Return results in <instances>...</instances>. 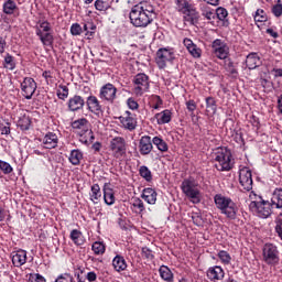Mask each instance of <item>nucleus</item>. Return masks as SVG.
<instances>
[{"mask_svg":"<svg viewBox=\"0 0 282 282\" xmlns=\"http://www.w3.org/2000/svg\"><path fill=\"white\" fill-rule=\"evenodd\" d=\"M129 17L134 28H147L155 19V7L151 2H141L132 7Z\"/></svg>","mask_w":282,"mask_h":282,"instance_id":"nucleus-1","label":"nucleus"},{"mask_svg":"<svg viewBox=\"0 0 282 282\" xmlns=\"http://www.w3.org/2000/svg\"><path fill=\"white\" fill-rule=\"evenodd\" d=\"M213 159L215 162V169H217V171H232L235 167L232 152H230V150L227 148H217L213 153Z\"/></svg>","mask_w":282,"mask_h":282,"instance_id":"nucleus-2","label":"nucleus"},{"mask_svg":"<svg viewBox=\"0 0 282 282\" xmlns=\"http://www.w3.org/2000/svg\"><path fill=\"white\" fill-rule=\"evenodd\" d=\"M250 204L249 208L252 213H256L262 219H268L270 215H272V203L264 200L261 196L257 195V193L251 192L249 194Z\"/></svg>","mask_w":282,"mask_h":282,"instance_id":"nucleus-3","label":"nucleus"},{"mask_svg":"<svg viewBox=\"0 0 282 282\" xmlns=\"http://www.w3.org/2000/svg\"><path fill=\"white\" fill-rule=\"evenodd\" d=\"M174 3L176 6L177 12H181V14H185L187 17V21L192 23V25H195L199 19V12H197V8L195 4L191 3L188 0H174Z\"/></svg>","mask_w":282,"mask_h":282,"instance_id":"nucleus-4","label":"nucleus"},{"mask_svg":"<svg viewBox=\"0 0 282 282\" xmlns=\"http://www.w3.org/2000/svg\"><path fill=\"white\" fill-rule=\"evenodd\" d=\"M133 94L137 98L144 96V94L149 93L151 84L149 82V75L144 73H139L133 77Z\"/></svg>","mask_w":282,"mask_h":282,"instance_id":"nucleus-5","label":"nucleus"},{"mask_svg":"<svg viewBox=\"0 0 282 282\" xmlns=\"http://www.w3.org/2000/svg\"><path fill=\"white\" fill-rule=\"evenodd\" d=\"M181 188L184 195L191 199L192 204H199V202H202V195L199 193V188H197V184H195V181L184 180Z\"/></svg>","mask_w":282,"mask_h":282,"instance_id":"nucleus-6","label":"nucleus"},{"mask_svg":"<svg viewBox=\"0 0 282 282\" xmlns=\"http://www.w3.org/2000/svg\"><path fill=\"white\" fill-rule=\"evenodd\" d=\"M110 151L116 158L120 160L127 155V141L122 137H115L110 140Z\"/></svg>","mask_w":282,"mask_h":282,"instance_id":"nucleus-7","label":"nucleus"},{"mask_svg":"<svg viewBox=\"0 0 282 282\" xmlns=\"http://www.w3.org/2000/svg\"><path fill=\"white\" fill-rule=\"evenodd\" d=\"M262 257L267 265H279V249L273 243H265L262 249Z\"/></svg>","mask_w":282,"mask_h":282,"instance_id":"nucleus-8","label":"nucleus"},{"mask_svg":"<svg viewBox=\"0 0 282 282\" xmlns=\"http://www.w3.org/2000/svg\"><path fill=\"white\" fill-rule=\"evenodd\" d=\"M212 52L219 61H226L230 56V47L223 40L216 39L212 43Z\"/></svg>","mask_w":282,"mask_h":282,"instance_id":"nucleus-9","label":"nucleus"},{"mask_svg":"<svg viewBox=\"0 0 282 282\" xmlns=\"http://www.w3.org/2000/svg\"><path fill=\"white\" fill-rule=\"evenodd\" d=\"M175 61V53L169 48H160L156 52L155 63L159 69H164L167 63Z\"/></svg>","mask_w":282,"mask_h":282,"instance_id":"nucleus-10","label":"nucleus"},{"mask_svg":"<svg viewBox=\"0 0 282 282\" xmlns=\"http://www.w3.org/2000/svg\"><path fill=\"white\" fill-rule=\"evenodd\" d=\"M120 124L126 131H135L138 129V118L131 111H126L119 117Z\"/></svg>","mask_w":282,"mask_h":282,"instance_id":"nucleus-11","label":"nucleus"},{"mask_svg":"<svg viewBox=\"0 0 282 282\" xmlns=\"http://www.w3.org/2000/svg\"><path fill=\"white\" fill-rule=\"evenodd\" d=\"M86 105L88 107V111L90 113H94L96 118H102L105 116V108L102 105H100V100H98V97L90 95L87 97Z\"/></svg>","mask_w":282,"mask_h":282,"instance_id":"nucleus-12","label":"nucleus"},{"mask_svg":"<svg viewBox=\"0 0 282 282\" xmlns=\"http://www.w3.org/2000/svg\"><path fill=\"white\" fill-rule=\"evenodd\" d=\"M36 82L32 77H25L23 82L21 83V90H22V96L26 100H32V96H34L36 91Z\"/></svg>","mask_w":282,"mask_h":282,"instance_id":"nucleus-13","label":"nucleus"},{"mask_svg":"<svg viewBox=\"0 0 282 282\" xmlns=\"http://www.w3.org/2000/svg\"><path fill=\"white\" fill-rule=\"evenodd\" d=\"M116 94H118V88L113 84H106L100 88L99 98L106 102H113L116 100Z\"/></svg>","mask_w":282,"mask_h":282,"instance_id":"nucleus-14","label":"nucleus"},{"mask_svg":"<svg viewBox=\"0 0 282 282\" xmlns=\"http://www.w3.org/2000/svg\"><path fill=\"white\" fill-rule=\"evenodd\" d=\"M239 184L243 191L250 192L252 189V171L248 167H242L239 172Z\"/></svg>","mask_w":282,"mask_h":282,"instance_id":"nucleus-15","label":"nucleus"},{"mask_svg":"<svg viewBox=\"0 0 282 282\" xmlns=\"http://www.w3.org/2000/svg\"><path fill=\"white\" fill-rule=\"evenodd\" d=\"M239 208L237 204L230 198L227 204L220 209L221 215H226L228 219H237Z\"/></svg>","mask_w":282,"mask_h":282,"instance_id":"nucleus-16","label":"nucleus"},{"mask_svg":"<svg viewBox=\"0 0 282 282\" xmlns=\"http://www.w3.org/2000/svg\"><path fill=\"white\" fill-rule=\"evenodd\" d=\"M12 263L15 268H21L28 263V251L20 249L11 253Z\"/></svg>","mask_w":282,"mask_h":282,"instance_id":"nucleus-17","label":"nucleus"},{"mask_svg":"<svg viewBox=\"0 0 282 282\" xmlns=\"http://www.w3.org/2000/svg\"><path fill=\"white\" fill-rule=\"evenodd\" d=\"M2 12L8 17H19V6L15 0H4Z\"/></svg>","mask_w":282,"mask_h":282,"instance_id":"nucleus-18","label":"nucleus"},{"mask_svg":"<svg viewBox=\"0 0 282 282\" xmlns=\"http://www.w3.org/2000/svg\"><path fill=\"white\" fill-rule=\"evenodd\" d=\"M67 107L69 111H80L85 107V99L80 95H74L68 99Z\"/></svg>","mask_w":282,"mask_h":282,"instance_id":"nucleus-19","label":"nucleus"},{"mask_svg":"<svg viewBox=\"0 0 282 282\" xmlns=\"http://www.w3.org/2000/svg\"><path fill=\"white\" fill-rule=\"evenodd\" d=\"M139 151L141 155H149L153 151V140L149 135L141 137L139 141Z\"/></svg>","mask_w":282,"mask_h":282,"instance_id":"nucleus-20","label":"nucleus"},{"mask_svg":"<svg viewBox=\"0 0 282 282\" xmlns=\"http://www.w3.org/2000/svg\"><path fill=\"white\" fill-rule=\"evenodd\" d=\"M183 45L186 47L187 52L193 56V58H202V48L197 44L193 43V40L185 37L183 40Z\"/></svg>","mask_w":282,"mask_h":282,"instance_id":"nucleus-21","label":"nucleus"},{"mask_svg":"<svg viewBox=\"0 0 282 282\" xmlns=\"http://www.w3.org/2000/svg\"><path fill=\"white\" fill-rule=\"evenodd\" d=\"M226 276V272L219 265L212 267L207 270V278L209 281H221Z\"/></svg>","mask_w":282,"mask_h":282,"instance_id":"nucleus-22","label":"nucleus"},{"mask_svg":"<svg viewBox=\"0 0 282 282\" xmlns=\"http://www.w3.org/2000/svg\"><path fill=\"white\" fill-rule=\"evenodd\" d=\"M141 198L147 202V204L155 205V202H158V192L151 187H147L142 191Z\"/></svg>","mask_w":282,"mask_h":282,"instance_id":"nucleus-23","label":"nucleus"},{"mask_svg":"<svg viewBox=\"0 0 282 282\" xmlns=\"http://www.w3.org/2000/svg\"><path fill=\"white\" fill-rule=\"evenodd\" d=\"M44 149H56L58 147V135L54 132H48L43 138Z\"/></svg>","mask_w":282,"mask_h":282,"instance_id":"nucleus-24","label":"nucleus"},{"mask_svg":"<svg viewBox=\"0 0 282 282\" xmlns=\"http://www.w3.org/2000/svg\"><path fill=\"white\" fill-rule=\"evenodd\" d=\"M91 126L89 124V121L86 118L77 119L72 122V128L77 129L78 133H87L88 131H91L89 128Z\"/></svg>","mask_w":282,"mask_h":282,"instance_id":"nucleus-25","label":"nucleus"},{"mask_svg":"<svg viewBox=\"0 0 282 282\" xmlns=\"http://www.w3.org/2000/svg\"><path fill=\"white\" fill-rule=\"evenodd\" d=\"M36 36H39L41 43L46 47H50L54 44V35L52 34V31L43 33L41 30H36Z\"/></svg>","mask_w":282,"mask_h":282,"instance_id":"nucleus-26","label":"nucleus"},{"mask_svg":"<svg viewBox=\"0 0 282 282\" xmlns=\"http://www.w3.org/2000/svg\"><path fill=\"white\" fill-rule=\"evenodd\" d=\"M246 65L248 69H257V67L261 65V58L257 53H250L249 55H247Z\"/></svg>","mask_w":282,"mask_h":282,"instance_id":"nucleus-27","label":"nucleus"},{"mask_svg":"<svg viewBox=\"0 0 282 282\" xmlns=\"http://www.w3.org/2000/svg\"><path fill=\"white\" fill-rule=\"evenodd\" d=\"M199 10H200L202 17H204V19H206V21H215L216 13H215L214 9H212L207 4L200 3Z\"/></svg>","mask_w":282,"mask_h":282,"instance_id":"nucleus-28","label":"nucleus"},{"mask_svg":"<svg viewBox=\"0 0 282 282\" xmlns=\"http://www.w3.org/2000/svg\"><path fill=\"white\" fill-rule=\"evenodd\" d=\"M154 118H155L158 124H169V122H171L173 117H172L171 110L165 109V110L156 113L154 116Z\"/></svg>","mask_w":282,"mask_h":282,"instance_id":"nucleus-29","label":"nucleus"},{"mask_svg":"<svg viewBox=\"0 0 282 282\" xmlns=\"http://www.w3.org/2000/svg\"><path fill=\"white\" fill-rule=\"evenodd\" d=\"M271 204L274 208H282V188L278 187L272 192Z\"/></svg>","mask_w":282,"mask_h":282,"instance_id":"nucleus-30","label":"nucleus"},{"mask_svg":"<svg viewBox=\"0 0 282 282\" xmlns=\"http://www.w3.org/2000/svg\"><path fill=\"white\" fill-rule=\"evenodd\" d=\"M116 272H124L127 270V260L122 256H116L112 260Z\"/></svg>","mask_w":282,"mask_h":282,"instance_id":"nucleus-31","label":"nucleus"},{"mask_svg":"<svg viewBox=\"0 0 282 282\" xmlns=\"http://www.w3.org/2000/svg\"><path fill=\"white\" fill-rule=\"evenodd\" d=\"M104 202L107 206H113L116 204V195L111 187H104Z\"/></svg>","mask_w":282,"mask_h":282,"instance_id":"nucleus-32","label":"nucleus"},{"mask_svg":"<svg viewBox=\"0 0 282 282\" xmlns=\"http://www.w3.org/2000/svg\"><path fill=\"white\" fill-rule=\"evenodd\" d=\"M113 6V0H96L95 1V9L98 12H107V10L111 9Z\"/></svg>","mask_w":282,"mask_h":282,"instance_id":"nucleus-33","label":"nucleus"},{"mask_svg":"<svg viewBox=\"0 0 282 282\" xmlns=\"http://www.w3.org/2000/svg\"><path fill=\"white\" fill-rule=\"evenodd\" d=\"M152 144H154V147H156L158 151L161 153H166V151H169V143H166V141L160 137H154L152 139Z\"/></svg>","mask_w":282,"mask_h":282,"instance_id":"nucleus-34","label":"nucleus"},{"mask_svg":"<svg viewBox=\"0 0 282 282\" xmlns=\"http://www.w3.org/2000/svg\"><path fill=\"white\" fill-rule=\"evenodd\" d=\"M230 199H231L230 197L224 196V194H216L214 196V204L216 208H218V210H221Z\"/></svg>","mask_w":282,"mask_h":282,"instance_id":"nucleus-35","label":"nucleus"},{"mask_svg":"<svg viewBox=\"0 0 282 282\" xmlns=\"http://www.w3.org/2000/svg\"><path fill=\"white\" fill-rule=\"evenodd\" d=\"M79 133V142L82 144L89 145L94 140H96V137L94 135V131L89 130L88 132H78Z\"/></svg>","mask_w":282,"mask_h":282,"instance_id":"nucleus-36","label":"nucleus"},{"mask_svg":"<svg viewBox=\"0 0 282 282\" xmlns=\"http://www.w3.org/2000/svg\"><path fill=\"white\" fill-rule=\"evenodd\" d=\"M3 68L9 69L10 72H14V69H17V62L14 61V56L10 53H7L4 56Z\"/></svg>","mask_w":282,"mask_h":282,"instance_id":"nucleus-37","label":"nucleus"},{"mask_svg":"<svg viewBox=\"0 0 282 282\" xmlns=\"http://www.w3.org/2000/svg\"><path fill=\"white\" fill-rule=\"evenodd\" d=\"M161 279L166 282H173V271L166 265H161L159 269Z\"/></svg>","mask_w":282,"mask_h":282,"instance_id":"nucleus-38","label":"nucleus"},{"mask_svg":"<svg viewBox=\"0 0 282 282\" xmlns=\"http://www.w3.org/2000/svg\"><path fill=\"white\" fill-rule=\"evenodd\" d=\"M70 239L75 246H83L85 243V238H83V232L78 229H73L70 231Z\"/></svg>","mask_w":282,"mask_h":282,"instance_id":"nucleus-39","label":"nucleus"},{"mask_svg":"<svg viewBox=\"0 0 282 282\" xmlns=\"http://www.w3.org/2000/svg\"><path fill=\"white\" fill-rule=\"evenodd\" d=\"M68 160L73 166H78L83 160V152L80 150H72Z\"/></svg>","mask_w":282,"mask_h":282,"instance_id":"nucleus-40","label":"nucleus"},{"mask_svg":"<svg viewBox=\"0 0 282 282\" xmlns=\"http://www.w3.org/2000/svg\"><path fill=\"white\" fill-rule=\"evenodd\" d=\"M100 197H102V194L100 193V185L94 184L91 186L90 199L94 204H98Z\"/></svg>","mask_w":282,"mask_h":282,"instance_id":"nucleus-41","label":"nucleus"},{"mask_svg":"<svg viewBox=\"0 0 282 282\" xmlns=\"http://www.w3.org/2000/svg\"><path fill=\"white\" fill-rule=\"evenodd\" d=\"M31 124H32V120L25 115L20 117V119L18 120V127H20L22 131L30 130Z\"/></svg>","mask_w":282,"mask_h":282,"instance_id":"nucleus-42","label":"nucleus"},{"mask_svg":"<svg viewBox=\"0 0 282 282\" xmlns=\"http://www.w3.org/2000/svg\"><path fill=\"white\" fill-rule=\"evenodd\" d=\"M139 173H140L141 177L144 178L145 182H151V180H153V175L151 174V170H149V167L147 165H142L139 169Z\"/></svg>","mask_w":282,"mask_h":282,"instance_id":"nucleus-43","label":"nucleus"},{"mask_svg":"<svg viewBox=\"0 0 282 282\" xmlns=\"http://www.w3.org/2000/svg\"><path fill=\"white\" fill-rule=\"evenodd\" d=\"M56 94L59 100H65L69 96V88L65 85H59Z\"/></svg>","mask_w":282,"mask_h":282,"instance_id":"nucleus-44","label":"nucleus"},{"mask_svg":"<svg viewBox=\"0 0 282 282\" xmlns=\"http://www.w3.org/2000/svg\"><path fill=\"white\" fill-rule=\"evenodd\" d=\"M225 69L229 72V74H237V68L235 67V62L230 57H226L224 59Z\"/></svg>","mask_w":282,"mask_h":282,"instance_id":"nucleus-45","label":"nucleus"},{"mask_svg":"<svg viewBox=\"0 0 282 282\" xmlns=\"http://www.w3.org/2000/svg\"><path fill=\"white\" fill-rule=\"evenodd\" d=\"M254 21L257 23H265V21H268V15L265 14V11H263V9H258L256 11Z\"/></svg>","mask_w":282,"mask_h":282,"instance_id":"nucleus-46","label":"nucleus"},{"mask_svg":"<svg viewBox=\"0 0 282 282\" xmlns=\"http://www.w3.org/2000/svg\"><path fill=\"white\" fill-rule=\"evenodd\" d=\"M215 14L219 21H226V19H228V10L224 7L217 8Z\"/></svg>","mask_w":282,"mask_h":282,"instance_id":"nucleus-47","label":"nucleus"},{"mask_svg":"<svg viewBox=\"0 0 282 282\" xmlns=\"http://www.w3.org/2000/svg\"><path fill=\"white\" fill-rule=\"evenodd\" d=\"M133 208H137V213L142 214L147 208L144 207V202L140 198H133L132 200Z\"/></svg>","mask_w":282,"mask_h":282,"instance_id":"nucleus-48","label":"nucleus"},{"mask_svg":"<svg viewBox=\"0 0 282 282\" xmlns=\"http://www.w3.org/2000/svg\"><path fill=\"white\" fill-rule=\"evenodd\" d=\"M91 250L95 254H102L106 250L105 243L96 241L93 243Z\"/></svg>","mask_w":282,"mask_h":282,"instance_id":"nucleus-49","label":"nucleus"},{"mask_svg":"<svg viewBox=\"0 0 282 282\" xmlns=\"http://www.w3.org/2000/svg\"><path fill=\"white\" fill-rule=\"evenodd\" d=\"M36 30H40L42 34H45L47 32H52V25L50 24V22L43 21L42 23H40L39 26L35 28V33H36Z\"/></svg>","mask_w":282,"mask_h":282,"instance_id":"nucleus-50","label":"nucleus"},{"mask_svg":"<svg viewBox=\"0 0 282 282\" xmlns=\"http://www.w3.org/2000/svg\"><path fill=\"white\" fill-rule=\"evenodd\" d=\"M0 171H2V173H4V175H10V173H12L13 169H12V165H10V163L0 160Z\"/></svg>","mask_w":282,"mask_h":282,"instance_id":"nucleus-51","label":"nucleus"},{"mask_svg":"<svg viewBox=\"0 0 282 282\" xmlns=\"http://www.w3.org/2000/svg\"><path fill=\"white\" fill-rule=\"evenodd\" d=\"M218 258L226 265H228V263H230V261L232 260V258L230 257V253H228V251H224V250L218 252Z\"/></svg>","mask_w":282,"mask_h":282,"instance_id":"nucleus-52","label":"nucleus"},{"mask_svg":"<svg viewBox=\"0 0 282 282\" xmlns=\"http://www.w3.org/2000/svg\"><path fill=\"white\" fill-rule=\"evenodd\" d=\"M70 34L73 36H80L83 34V26H80V24H78V23L72 24Z\"/></svg>","mask_w":282,"mask_h":282,"instance_id":"nucleus-53","label":"nucleus"},{"mask_svg":"<svg viewBox=\"0 0 282 282\" xmlns=\"http://www.w3.org/2000/svg\"><path fill=\"white\" fill-rule=\"evenodd\" d=\"M272 14L279 19V17H282V3L278 0L276 4H274L271 9Z\"/></svg>","mask_w":282,"mask_h":282,"instance_id":"nucleus-54","label":"nucleus"},{"mask_svg":"<svg viewBox=\"0 0 282 282\" xmlns=\"http://www.w3.org/2000/svg\"><path fill=\"white\" fill-rule=\"evenodd\" d=\"M206 107L207 109H210V111H217V101L213 97L206 98Z\"/></svg>","mask_w":282,"mask_h":282,"instance_id":"nucleus-55","label":"nucleus"},{"mask_svg":"<svg viewBox=\"0 0 282 282\" xmlns=\"http://www.w3.org/2000/svg\"><path fill=\"white\" fill-rule=\"evenodd\" d=\"M275 232H278V236L280 237L281 241H282V214H280L278 217H276V220H275Z\"/></svg>","mask_w":282,"mask_h":282,"instance_id":"nucleus-56","label":"nucleus"},{"mask_svg":"<svg viewBox=\"0 0 282 282\" xmlns=\"http://www.w3.org/2000/svg\"><path fill=\"white\" fill-rule=\"evenodd\" d=\"M55 282H74V276L69 273H62L57 276Z\"/></svg>","mask_w":282,"mask_h":282,"instance_id":"nucleus-57","label":"nucleus"},{"mask_svg":"<svg viewBox=\"0 0 282 282\" xmlns=\"http://www.w3.org/2000/svg\"><path fill=\"white\" fill-rule=\"evenodd\" d=\"M127 106L132 111H135V110H138L140 108V105L138 104V101L134 98H132V97L128 98Z\"/></svg>","mask_w":282,"mask_h":282,"instance_id":"nucleus-58","label":"nucleus"},{"mask_svg":"<svg viewBox=\"0 0 282 282\" xmlns=\"http://www.w3.org/2000/svg\"><path fill=\"white\" fill-rule=\"evenodd\" d=\"M83 32H86V36H91L94 34V31L96 30V26L91 23L84 24Z\"/></svg>","mask_w":282,"mask_h":282,"instance_id":"nucleus-59","label":"nucleus"},{"mask_svg":"<svg viewBox=\"0 0 282 282\" xmlns=\"http://www.w3.org/2000/svg\"><path fill=\"white\" fill-rule=\"evenodd\" d=\"M28 282H45V278L39 273L30 274Z\"/></svg>","mask_w":282,"mask_h":282,"instance_id":"nucleus-60","label":"nucleus"},{"mask_svg":"<svg viewBox=\"0 0 282 282\" xmlns=\"http://www.w3.org/2000/svg\"><path fill=\"white\" fill-rule=\"evenodd\" d=\"M142 257H144V259H149L150 261H153L154 259L153 251L147 247L142 248Z\"/></svg>","mask_w":282,"mask_h":282,"instance_id":"nucleus-61","label":"nucleus"},{"mask_svg":"<svg viewBox=\"0 0 282 282\" xmlns=\"http://www.w3.org/2000/svg\"><path fill=\"white\" fill-rule=\"evenodd\" d=\"M75 276L77 279V282H86L87 281L85 271H83V270L76 271Z\"/></svg>","mask_w":282,"mask_h":282,"instance_id":"nucleus-62","label":"nucleus"},{"mask_svg":"<svg viewBox=\"0 0 282 282\" xmlns=\"http://www.w3.org/2000/svg\"><path fill=\"white\" fill-rule=\"evenodd\" d=\"M186 108L187 110L193 113L195 111V109H197V104L195 102V100L191 99L188 101H186Z\"/></svg>","mask_w":282,"mask_h":282,"instance_id":"nucleus-63","label":"nucleus"},{"mask_svg":"<svg viewBox=\"0 0 282 282\" xmlns=\"http://www.w3.org/2000/svg\"><path fill=\"white\" fill-rule=\"evenodd\" d=\"M86 279H87V281H89V282H94V281H96V279H98V275L96 274V272L90 271V272H88V273L86 274Z\"/></svg>","mask_w":282,"mask_h":282,"instance_id":"nucleus-64","label":"nucleus"}]
</instances>
